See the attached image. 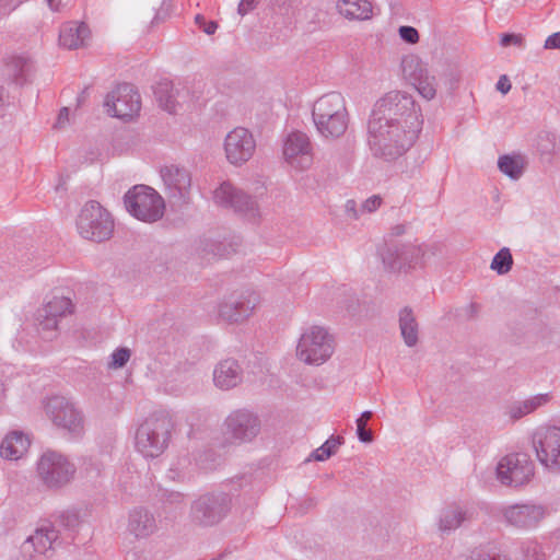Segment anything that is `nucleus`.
Wrapping results in <instances>:
<instances>
[{
    "label": "nucleus",
    "instance_id": "nucleus-10",
    "mask_svg": "<svg viewBox=\"0 0 560 560\" xmlns=\"http://www.w3.org/2000/svg\"><path fill=\"white\" fill-rule=\"evenodd\" d=\"M77 468L65 455L56 451H46L37 462V474L49 489H60L74 477Z\"/></svg>",
    "mask_w": 560,
    "mask_h": 560
},
{
    "label": "nucleus",
    "instance_id": "nucleus-16",
    "mask_svg": "<svg viewBox=\"0 0 560 560\" xmlns=\"http://www.w3.org/2000/svg\"><path fill=\"white\" fill-rule=\"evenodd\" d=\"M256 141L253 133L243 127H236L230 131L224 140V151L228 161L240 166L254 155Z\"/></svg>",
    "mask_w": 560,
    "mask_h": 560
},
{
    "label": "nucleus",
    "instance_id": "nucleus-54",
    "mask_svg": "<svg viewBox=\"0 0 560 560\" xmlns=\"http://www.w3.org/2000/svg\"><path fill=\"white\" fill-rule=\"evenodd\" d=\"M164 501L171 504H180L184 495L180 492L171 491L163 494Z\"/></svg>",
    "mask_w": 560,
    "mask_h": 560
},
{
    "label": "nucleus",
    "instance_id": "nucleus-2",
    "mask_svg": "<svg viewBox=\"0 0 560 560\" xmlns=\"http://www.w3.org/2000/svg\"><path fill=\"white\" fill-rule=\"evenodd\" d=\"M370 119L386 124L422 127L421 109L413 97L401 91H390L374 105Z\"/></svg>",
    "mask_w": 560,
    "mask_h": 560
},
{
    "label": "nucleus",
    "instance_id": "nucleus-19",
    "mask_svg": "<svg viewBox=\"0 0 560 560\" xmlns=\"http://www.w3.org/2000/svg\"><path fill=\"white\" fill-rule=\"evenodd\" d=\"M258 302L255 293L230 296L219 305V316L222 320L234 324L247 319Z\"/></svg>",
    "mask_w": 560,
    "mask_h": 560
},
{
    "label": "nucleus",
    "instance_id": "nucleus-59",
    "mask_svg": "<svg viewBox=\"0 0 560 560\" xmlns=\"http://www.w3.org/2000/svg\"><path fill=\"white\" fill-rule=\"evenodd\" d=\"M51 11L58 12L63 5V0H46Z\"/></svg>",
    "mask_w": 560,
    "mask_h": 560
},
{
    "label": "nucleus",
    "instance_id": "nucleus-43",
    "mask_svg": "<svg viewBox=\"0 0 560 560\" xmlns=\"http://www.w3.org/2000/svg\"><path fill=\"white\" fill-rule=\"evenodd\" d=\"M398 34L408 44H416L419 40V33L413 26L402 25L399 27Z\"/></svg>",
    "mask_w": 560,
    "mask_h": 560
},
{
    "label": "nucleus",
    "instance_id": "nucleus-13",
    "mask_svg": "<svg viewBox=\"0 0 560 560\" xmlns=\"http://www.w3.org/2000/svg\"><path fill=\"white\" fill-rule=\"evenodd\" d=\"M104 106L113 117L131 119L141 108L140 95L132 84L121 83L106 95Z\"/></svg>",
    "mask_w": 560,
    "mask_h": 560
},
{
    "label": "nucleus",
    "instance_id": "nucleus-55",
    "mask_svg": "<svg viewBox=\"0 0 560 560\" xmlns=\"http://www.w3.org/2000/svg\"><path fill=\"white\" fill-rule=\"evenodd\" d=\"M511 417L514 419H520L521 417L529 413L527 408L524 407V401L513 405L510 410Z\"/></svg>",
    "mask_w": 560,
    "mask_h": 560
},
{
    "label": "nucleus",
    "instance_id": "nucleus-62",
    "mask_svg": "<svg viewBox=\"0 0 560 560\" xmlns=\"http://www.w3.org/2000/svg\"><path fill=\"white\" fill-rule=\"evenodd\" d=\"M213 248L209 249L214 256H223V250L221 249L222 244H213Z\"/></svg>",
    "mask_w": 560,
    "mask_h": 560
},
{
    "label": "nucleus",
    "instance_id": "nucleus-37",
    "mask_svg": "<svg viewBox=\"0 0 560 560\" xmlns=\"http://www.w3.org/2000/svg\"><path fill=\"white\" fill-rule=\"evenodd\" d=\"M512 254L508 247H503L494 255L490 268L498 275H505L512 269Z\"/></svg>",
    "mask_w": 560,
    "mask_h": 560
},
{
    "label": "nucleus",
    "instance_id": "nucleus-25",
    "mask_svg": "<svg viewBox=\"0 0 560 560\" xmlns=\"http://www.w3.org/2000/svg\"><path fill=\"white\" fill-rule=\"evenodd\" d=\"M242 378L243 370L234 359L222 360L213 371L214 385L223 390L237 386Z\"/></svg>",
    "mask_w": 560,
    "mask_h": 560
},
{
    "label": "nucleus",
    "instance_id": "nucleus-61",
    "mask_svg": "<svg viewBox=\"0 0 560 560\" xmlns=\"http://www.w3.org/2000/svg\"><path fill=\"white\" fill-rule=\"evenodd\" d=\"M405 225L402 224H397L395 226L392 228V232H390V235L392 236H400L405 233Z\"/></svg>",
    "mask_w": 560,
    "mask_h": 560
},
{
    "label": "nucleus",
    "instance_id": "nucleus-28",
    "mask_svg": "<svg viewBox=\"0 0 560 560\" xmlns=\"http://www.w3.org/2000/svg\"><path fill=\"white\" fill-rule=\"evenodd\" d=\"M28 446V438L23 432L13 431L3 439L0 445V455L4 459L16 460L27 451Z\"/></svg>",
    "mask_w": 560,
    "mask_h": 560
},
{
    "label": "nucleus",
    "instance_id": "nucleus-30",
    "mask_svg": "<svg viewBox=\"0 0 560 560\" xmlns=\"http://www.w3.org/2000/svg\"><path fill=\"white\" fill-rule=\"evenodd\" d=\"M336 7L349 20H369L372 16V4L368 0H338Z\"/></svg>",
    "mask_w": 560,
    "mask_h": 560
},
{
    "label": "nucleus",
    "instance_id": "nucleus-31",
    "mask_svg": "<svg viewBox=\"0 0 560 560\" xmlns=\"http://www.w3.org/2000/svg\"><path fill=\"white\" fill-rule=\"evenodd\" d=\"M467 518V512L459 505H448L440 513L439 529L442 534H450L458 528Z\"/></svg>",
    "mask_w": 560,
    "mask_h": 560
},
{
    "label": "nucleus",
    "instance_id": "nucleus-22",
    "mask_svg": "<svg viewBox=\"0 0 560 560\" xmlns=\"http://www.w3.org/2000/svg\"><path fill=\"white\" fill-rule=\"evenodd\" d=\"M74 305L66 296H54L36 313V319L44 330H54L58 327L59 318L71 314Z\"/></svg>",
    "mask_w": 560,
    "mask_h": 560
},
{
    "label": "nucleus",
    "instance_id": "nucleus-50",
    "mask_svg": "<svg viewBox=\"0 0 560 560\" xmlns=\"http://www.w3.org/2000/svg\"><path fill=\"white\" fill-rule=\"evenodd\" d=\"M381 203H382V198L380 196L375 195V196L368 198L362 203V209L368 212H373L381 206Z\"/></svg>",
    "mask_w": 560,
    "mask_h": 560
},
{
    "label": "nucleus",
    "instance_id": "nucleus-38",
    "mask_svg": "<svg viewBox=\"0 0 560 560\" xmlns=\"http://www.w3.org/2000/svg\"><path fill=\"white\" fill-rule=\"evenodd\" d=\"M81 524L80 512L75 509L62 511L55 521V526H61L69 532H74Z\"/></svg>",
    "mask_w": 560,
    "mask_h": 560
},
{
    "label": "nucleus",
    "instance_id": "nucleus-64",
    "mask_svg": "<svg viewBox=\"0 0 560 560\" xmlns=\"http://www.w3.org/2000/svg\"><path fill=\"white\" fill-rule=\"evenodd\" d=\"M469 312H470V316L474 317L476 315V313L478 312V305L475 303H471L469 305Z\"/></svg>",
    "mask_w": 560,
    "mask_h": 560
},
{
    "label": "nucleus",
    "instance_id": "nucleus-1",
    "mask_svg": "<svg viewBox=\"0 0 560 560\" xmlns=\"http://www.w3.org/2000/svg\"><path fill=\"white\" fill-rule=\"evenodd\" d=\"M421 128L369 119L370 149L376 158L387 162L395 161L413 145Z\"/></svg>",
    "mask_w": 560,
    "mask_h": 560
},
{
    "label": "nucleus",
    "instance_id": "nucleus-39",
    "mask_svg": "<svg viewBox=\"0 0 560 560\" xmlns=\"http://www.w3.org/2000/svg\"><path fill=\"white\" fill-rule=\"evenodd\" d=\"M412 86H415L419 94L425 100H432L436 94L435 78L429 75V72Z\"/></svg>",
    "mask_w": 560,
    "mask_h": 560
},
{
    "label": "nucleus",
    "instance_id": "nucleus-11",
    "mask_svg": "<svg viewBox=\"0 0 560 560\" xmlns=\"http://www.w3.org/2000/svg\"><path fill=\"white\" fill-rule=\"evenodd\" d=\"M537 459L550 471H560V428H538L532 439Z\"/></svg>",
    "mask_w": 560,
    "mask_h": 560
},
{
    "label": "nucleus",
    "instance_id": "nucleus-17",
    "mask_svg": "<svg viewBox=\"0 0 560 560\" xmlns=\"http://www.w3.org/2000/svg\"><path fill=\"white\" fill-rule=\"evenodd\" d=\"M61 544L62 540L56 526L50 522H45L23 542L22 553L24 557L30 553V560H42L43 555Z\"/></svg>",
    "mask_w": 560,
    "mask_h": 560
},
{
    "label": "nucleus",
    "instance_id": "nucleus-47",
    "mask_svg": "<svg viewBox=\"0 0 560 560\" xmlns=\"http://www.w3.org/2000/svg\"><path fill=\"white\" fill-rule=\"evenodd\" d=\"M549 400V395L548 394H539L535 397H532L527 400L524 401V407L527 408V410L530 412H533L534 410H536L538 407L545 405L546 402H548Z\"/></svg>",
    "mask_w": 560,
    "mask_h": 560
},
{
    "label": "nucleus",
    "instance_id": "nucleus-15",
    "mask_svg": "<svg viewBox=\"0 0 560 560\" xmlns=\"http://www.w3.org/2000/svg\"><path fill=\"white\" fill-rule=\"evenodd\" d=\"M213 199L217 205L231 208L235 212L242 213L249 218H255L258 215V205L256 199L243 190L237 189L229 182L222 183L213 191Z\"/></svg>",
    "mask_w": 560,
    "mask_h": 560
},
{
    "label": "nucleus",
    "instance_id": "nucleus-45",
    "mask_svg": "<svg viewBox=\"0 0 560 560\" xmlns=\"http://www.w3.org/2000/svg\"><path fill=\"white\" fill-rule=\"evenodd\" d=\"M500 44L503 47L514 45L522 48L524 47V37L521 34L503 33L501 35Z\"/></svg>",
    "mask_w": 560,
    "mask_h": 560
},
{
    "label": "nucleus",
    "instance_id": "nucleus-41",
    "mask_svg": "<svg viewBox=\"0 0 560 560\" xmlns=\"http://www.w3.org/2000/svg\"><path fill=\"white\" fill-rule=\"evenodd\" d=\"M131 352L128 348H118L112 353V360L108 366L112 369H121L129 361Z\"/></svg>",
    "mask_w": 560,
    "mask_h": 560
},
{
    "label": "nucleus",
    "instance_id": "nucleus-60",
    "mask_svg": "<svg viewBox=\"0 0 560 560\" xmlns=\"http://www.w3.org/2000/svg\"><path fill=\"white\" fill-rule=\"evenodd\" d=\"M355 206H357V203H355V201H354V200H348V201H347V203H346V210H347V212H349V213L351 212V213H352V217H353L354 219H357V218H358V212H357V210H355Z\"/></svg>",
    "mask_w": 560,
    "mask_h": 560
},
{
    "label": "nucleus",
    "instance_id": "nucleus-36",
    "mask_svg": "<svg viewBox=\"0 0 560 560\" xmlns=\"http://www.w3.org/2000/svg\"><path fill=\"white\" fill-rule=\"evenodd\" d=\"M342 436L331 435L322 446L312 453V457L317 462H324L336 454L338 447L343 444Z\"/></svg>",
    "mask_w": 560,
    "mask_h": 560
},
{
    "label": "nucleus",
    "instance_id": "nucleus-49",
    "mask_svg": "<svg viewBox=\"0 0 560 560\" xmlns=\"http://www.w3.org/2000/svg\"><path fill=\"white\" fill-rule=\"evenodd\" d=\"M258 4V0H241L238 3L237 12L240 15L244 16L245 14L253 11Z\"/></svg>",
    "mask_w": 560,
    "mask_h": 560
},
{
    "label": "nucleus",
    "instance_id": "nucleus-27",
    "mask_svg": "<svg viewBox=\"0 0 560 560\" xmlns=\"http://www.w3.org/2000/svg\"><path fill=\"white\" fill-rule=\"evenodd\" d=\"M154 515L144 508H136L129 513L128 530L136 538H145L156 530Z\"/></svg>",
    "mask_w": 560,
    "mask_h": 560
},
{
    "label": "nucleus",
    "instance_id": "nucleus-44",
    "mask_svg": "<svg viewBox=\"0 0 560 560\" xmlns=\"http://www.w3.org/2000/svg\"><path fill=\"white\" fill-rule=\"evenodd\" d=\"M195 23L207 35H213L215 33V31L218 30V23L215 21H207L202 14H197L195 16Z\"/></svg>",
    "mask_w": 560,
    "mask_h": 560
},
{
    "label": "nucleus",
    "instance_id": "nucleus-57",
    "mask_svg": "<svg viewBox=\"0 0 560 560\" xmlns=\"http://www.w3.org/2000/svg\"><path fill=\"white\" fill-rule=\"evenodd\" d=\"M512 85L506 75H501L497 82V90L503 94H506L511 90Z\"/></svg>",
    "mask_w": 560,
    "mask_h": 560
},
{
    "label": "nucleus",
    "instance_id": "nucleus-48",
    "mask_svg": "<svg viewBox=\"0 0 560 560\" xmlns=\"http://www.w3.org/2000/svg\"><path fill=\"white\" fill-rule=\"evenodd\" d=\"M422 252L425 254V261L424 265L431 259V257H435L440 254H442L443 245L441 244H430V245H423Z\"/></svg>",
    "mask_w": 560,
    "mask_h": 560
},
{
    "label": "nucleus",
    "instance_id": "nucleus-33",
    "mask_svg": "<svg viewBox=\"0 0 560 560\" xmlns=\"http://www.w3.org/2000/svg\"><path fill=\"white\" fill-rule=\"evenodd\" d=\"M402 75L411 85L428 73L425 65L417 56H407L401 61Z\"/></svg>",
    "mask_w": 560,
    "mask_h": 560
},
{
    "label": "nucleus",
    "instance_id": "nucleus-23",
    "mask_svg": "<svg viewBox=\"0 0 560 560\" xmlns=\"http://www.w3.org/2000/svg\"><path fill=\"white\" fill-rule=\"evenodd\" d=\"M33 71L32 60L23 55H13L4 58L2 77L16 85H24L30 81Z\"/></svg>",
    "mask_w": 560,
    "mask_h": 560
},
{
    "label": "nucleus",
    "instance_id": "nucleus-53",
    "mask_svg": "<svg viewBox=\"0 0 560 560\" xmlns=\"http://www.w3.org/2000/svg\"><path fill=\"white\" fill-rule=\"evenodd\" d=\"M10 105V96L4 86L0 84V117L4 115L7 107Z\"/></svg>",
    "mask_w": 560,
    "mask_h": 560
},
{
    "label": "nucleus",
    "instance_id": "nucleus-40",
    "mask_svg": "<svg viewBox=\"0 0 560 560\" xmlns=\"http://www.w3.org/2000/svg\"><path fill=\"white\" fill-rule=\"evenodd\" d=\"M522 555L525 560H544L545 553L537 541H526L522 545Z\"/></svg>",
    "mask_w": 560,
    "mask_h": 560
},
{
    "label": "nucleus",
    "instance_id": "nucleus-56",
    "mask_svg": "<svg viewBox=\"0 0 560 560\" xmlns=\"http://www.w3.org/2000/svg\"><path fill=\"white\" fill-rule=\"evenodd\" d=\"M68 119H69V108L62 107L58 114L57 121L54 125V128H62L63 125L68 121Z\"/></svg>",
    "mask_w": 560,
    "mask_h": 560
},
{
    "label": "nucleus",
    "instance_id": "nucleus-24",
    "mask_svg": "<svg viewBox=\"0 0 560 560\" xmlns=\"http://www.w3.org/2000/svg\"><path fill=\"white\" fill-rule=\"evenodd\" d=\"M154 95L159 105L170 114L177 110V106L182 102H186L188 91L175 88L174 83L170 80H161L154 86Z\"/></svg>",
    "mask_w": 560,
    "mask_h": 560
},
{
    "label": "nucleus",
    "instance_id": "nucleus-35",
    "mask_svg": "<svg viewBox=\"0 0 560 560\" xmlns=\"http://www.w3.org/2000/svg\"><path fill=\"white\" fill-rule=\"evenodd\" d=\"M466 560H511L506 553L495 546H480L470 551Z\"/></svg>",
    "mask_w": 560,
    "mask_h": 560
},
{
    "label": "nucleus",
    "instance_id": "nucleus-14",
    "mask_svg": "<svg viewBox=\"0 0 560 560\" xmlns=\"http://www.w3.org/2000/svg\"><path fill=\"white\" fill-rule=\"evenodd\" d=\"M46 411L51 421L73 435L83 432L84 418L73 402L62 396L51 397L46 406Z\"/></svg>",
    "mask_w": 560,
    "mask_h": 560
},
{
    "label": "nucleus",
    "instance_id": "nucleus-4",
    "mask_svg": "<svg viewBox=\"0 0 560 560\" xmlns=\"http://www.w3.org/2000/svg\"><path fill=\"white\" fill-rule=\"evenodd\" d=\"M173 422L163 411L150 415L136 431V448L144 457L155 458L168 446Z\"/></svg>",
    "mask_w": 560,
    "mask_h": 560
},
{
    "label": "nucleus",
    "instance_id": "nucleus-32",
    "mask_svg": "<svg viewBox=\"0 0 560 560\" xmlns=\"http://www.w3.org/2000/svg\"><path fill=\"white\" fill-rule=\"evenodd\" d=\"M399 329L407 347L418 343L419 325L412 310L405 306L399 312Z\"/></svg>",
    "mask_w": 560,
    "mask_h": 560
},
{
    "label": "nucleus",
    "instance_id": "nucleus-46",
    "mask_svg": "<svg viewBox=\"0 0 560 560\" xmlns=\"http://www.w3.org/2000/svg\"><path fill=\"white\" fill-rule=\"evenodd\" d=\"M357 436L362 443H371L374 440L373 432L366 429L365 422L363 419H357Z\"/></svg>",
    "mask_w": 560,
    "mask_h": 560
},
{
    "label": "nucleus",
    "instance_id": "nucleus-3",
    "mask_svg": "<svg viewBox=\"0 0 560 560\" xmlns=\"http://www.w3.org/2000/svg\"><path fill=\"white\" fill-rule=\"evenodd\" d=\"M312 117L317 131L325 138H339L348 127L346 101L339 92L320 96L313 105Z\"/></svg>",
    "mask_w": 560,
    "mask_h": 560
},
{
    "label": "nucleus",
    "instance_id": "nucleus-18",
    "mask_svg": "<svg viewBox=\"0 0 560 560\" xmlns=\"http://www.w3.org/2000/svg\"><path fill=\"white\" fill-rule=\"evenodd\" d=\"M228 432L238 442H249L260 432L258 416L246 409L233 411L225 420Z\"/></svg>",
    "mask_w": 560,
    "mask_h": 560
},
{
    "label": "nucleus",
    "instance_id": "nucleus-58",
    "mask_svg": "<svg viewBox=\"0 0 560 560\" xmlns=\"http://www.w3.org/2000/svg\"><path fill=\"white\" fill-rule=\"evenodd\" d=\"M317 504V501L315 498H306L304 499L300 504V510L303 513H306L308 510L315 508Z\"/></svg>",
    "mask_w": 560,
    "mask_h": 560
},
{
    "label": "nucleus",
    "instance_id": "nucleus-20",
    "mask_svg": "<svg viewBox=\"0 0 560 560\" xmlns=\"http://www.w3.org/2000/svg\"><path fill=\"white\" fill-rule=\"evenodd\" d=\"M544 506L536 504H514L503 509L506 523L520 529L536 527L545 517Z\"/></svg>",
    "mask_w": 560,
    "mask_h": 560
},
{
    "label": "nucleus",
    "instance_id": "nucleus-8",
    "mask_svg": "<svg viewBox=\"0 0 560 560\" xmlns=\"http://www.w3.org/2000/svg\"><path fill=\"white\" fill-rule=\"evenodd\" d=\"M126 210L136 219L143 222L159 221L165 210L161 195L147 185H136L124 196Z\"/></svg>",
    "mask_w": 560,
    "mask_h": 560
},
{
    "label": "nucleus",
    "instance_id": "nucleus-34",
    "mask_svg": "<svg viewBox=\"0 0 560 560\" xmlns=\"http://www.w3.org/2000/svg\"><path fill=\"white\" fill-rule=\"evenodd\" d=\"M498 167L511 179H518L524 172V160L521 155L505 154L499 158Z\"/></svg>",
    "mask_w": 560,
    "mask_h": 560
},
{
    "label": "nucleus",
    "instance_id": "nucleus-63",
    "mask_svg": "<svg viewBox=\"0 0 560 560\" xmlns=\"http://www.w3.org/2000/svg\"><path fill=\"white\" fill-rule=\"evenodd\" d=\"M372 417H373V412L370 410H366L361 413V417L359 419H363V422L366 423L370 419H372Z\"/></svg>",
    "mask_w": 560,
    "mask_h": 560
},
{
    "label": "nucleus",
    "instance_id": "nucleus-7",
    "mask_svg": "<svg viewBox=\"0 0 560 560\" xmlns=\"http://www.w3.org/2000/svg\"><path fill=\"white\" fill-rule=\"evenodd\" d=\"M377 253L384 268L390 272H408L417 267H423L425 261L421 245L395 240L385 241Z\"/></svg>",
    "mask_w": 560,
    "mask_h": 560
},
{
    "label": "nucleus",
    "instance_id": "nucleus-12",
    "mask_svg": "<svg viewBox=\"0 0 560 560\" xmlns=\"http://www.w3.org/2000/svg\"><path fill=\"white\" fill-rule=\"evenodd\" d=\"M534 476V464L526 453H513L504 456L497 466V477L501 483L520 487Z\"/></svg>",
    "mask_w": 560,
    "mask_h": 560
},
{
    "label": "nucleus",
    "instance_id": "nucleus-52",
    "mask_svg": "<svg viewBox=\"0 0 560 560\" xmlns=\"http://www.w3.org/2000/svg\"><path fill=\"white\" fill-rule=\"evenodd\" d=\"M20 2V0H0V14L5 15L10 13Z\"/></svg>",
    "mask_w": 560,
    "mask_h": 560
},
{
    "label": "nucleus",
    "instance_id": "nucleus-29",
    "mask_svg": "<svg viewBox=\"0 0 560 560\" xmlns=\"http://www.w3.org/2000/svg\"><path fill=\"white\" fill-rule=\"evenodd\" d=\"M90 34V30L85 23H69L63 26L59 33V44L68 49H77L84 45Z\"/></svg>",
    "mask_w": 560,
    "mask_h": 560
},
{
    "label": "nucleus",
    "instance_id": "nucleus-9",
    "mask_svg": "<svg viewBox=\"0 0 560 560\" xmlns=\"http://www.w3.org/2000/svg\"><path fill=\"white\" fill-rule=\"evenodd\" d=\"M334 338L320 326H312L302 334L298 347V358L306 364L319 365L334 353Z\"/></svg>",
    "mask_w": 560,
    "mask_h": 560
},
{
    "label": "nucleus",
    "instance_id": "nucleus-51",
    "mask_svg": "<svg viewBox=\"0 0 560 560\" xmlns=\"http://www.w3.org/2000/svg\"><path fill=\"white\" fill-rule=\"evenodd\" d=\"M545 49L560 50V32L553 33L547 37L544 45Z\"/></svg>",
    "mask_w": 560,
    "mask_h": 560
},
{
    "label": "nucleus",
    "instance_id": "nucleus-5",
    "mask_svg": "<svg viewBox=\"0 0 560 560\" xmlns=\"http://www.w3.org/2000/svg\"><path fill=\"white\" fill-rule=\"evenodd\" d=\"M232 497L223 491L200 494L190 506L191 522L200 527H211L221 523L231 512Z\"/></svg>",
    "mask_w": 560,
    "mask_h": 560
},
{
    "label": "nucleus",
    "instance_id": "nucleus-21",
    "mask_svg": "<svg viewBox=\"0 0 560 560\" xmlns=\"http://www.w3.org/2000/svg\"><path fill=\"white\" fill-rule=\"evenodd\" d=\"M283 154L290 164L307 168L312 163L308 137L301 131L289 133L283 144Z\"/></svg>",
    "mask_w": 560,
    "mask_h": 560
},
{
    "label": "nucleus",
    "instance_id": "nucleus-26",
    "mask_svg": "<svg viewBox=\"0 0 560 560\" xmlns=\"http://www.w3.org/2000/svg\"><path fill=\"white\" fill-rule=\"evenodd\" d=\"M161 175L172 196L185 199L191 185L189 172L184 167L171 165L164 167Z\"/></svg>",
    "mask_w": 560,
    "mask_h": 560
},
{
    "label": "nucleus",
    "instance_id": "nucleus-6",
    "mask_svg": "<svg viewBox=\"0 0 560 560\" xmlns=\"http://www.w3.org/2000/svg\"><path fill=\"white\" fill-rule=\"evenodd\" d=\"M77 229L84 240L102 243L112 237L114 220L100 202L90 200L77 218Z\"/></svg>",
    "mask_w": 560,
    "mask_h": 560
},
{
    "label": "nucleus",
    "instance_id": "nucleus-42",
    "mask_svg": "<svg viewBox=\"0 0 560 560\" xmlns=\"http://www.w3.org/2000/svg\"><path fill=\"white\" fill-rule=\"evenodd\" d=\"M196 464L201 469H213L217 465L215 454L211 450L206 451L203 454L196 458Z\"/></svg>",
    "mask_w": 560,
    "mask_h": 560
}]
</instances>
